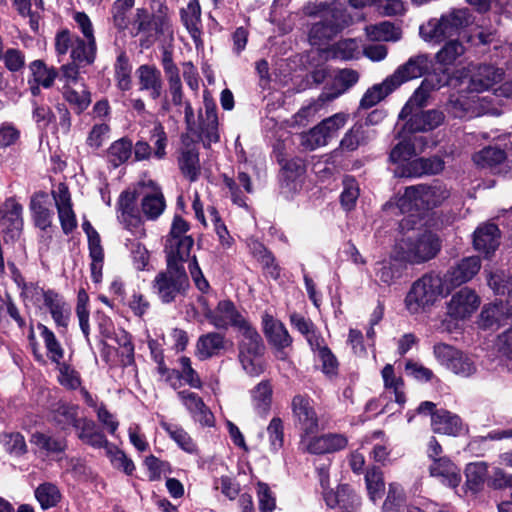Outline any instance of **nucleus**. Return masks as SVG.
<instances>
[{
    "instance_id": "obj_1",
    "label": "nucleus",
    "mask_w": 512,
    "mask_h": 512,
    "mask_svg": "<svg viewBox=\"0 0 512 512\" xmlns=\"http://www.w3.org/2000/svg\"><path fill=\"white\" fill-rule=\"evenodd\" d=\"M444 292V282L440 275L425 274L411 285L404 299L405 308L411 315L426 313Z\"/></svg>"
},
{
    "instance_id": "obj_2",
    "label": "nucleus",
    "mask_w": 512,
    "mask_h": 512,
    "mask_svg": "<svg viewBox=\"0 0 512 512\" xmlns=\"http://www.w3.org/2000/svg\"><path fill=\"white\" fill-rule=\"evenodd\" d=\"M441 249L436 234L424 231L402 239L395 247V260L409 264H421L433 259Z\"/></svg>"
},
{
    "instance_id": "obj_3",
    "label": "nucleus",
    "mask_w": 512,
    "mask_h": 512,
    "mask_svg": "<svg viewBox=\"0 0 512 512\" xmlns=\"http://www.w3.org/2000/svg\"><path fill=\"white\" fill-rule=\"evenodd\" d=\"M470 22L471 16L467 9H453L439 18H432L422 24L419 33L424 41L439 44L457 35Z\"/></svg>"
},
{
    "instance_id": "obj_4",
    "label": "nucleus",
    "mask_w": 512,
    "mask_h": 512,
    "mask_svg": "<svg viewBox=\"0 0 512 512\" xmlns=\"http://www.w3.org/2000/svg\"><path fill=\"white\" fill-rule=\"evenodd\" d=\"M449 197L446 186L437 183L435 185H417L407 187L397 200V207L402 213L414 214L434 208Z\"/></svg>"
},
{
    "instance_id": "obj_5",
    "label": "nucleus",
    "mask_w": 512,
    "mask_h": 512,
    "mask_svg": "<svg viewBox=\"0 0 512 512\" xmlns=\"http://www.w3.org/2000/svg\"><path fill=\"white\" fill-rule=\"evenodd\" d=\"M322 20L313 24L309 31L311 45H321L330 40L344 28L354 23L344 5L334 2L323 12Z\"/></svg>"
},
{
    "instance_id": "obj_6",
    "label": "nucleus",
    "mask_w": 512,
    "mask_h": 512,
    "mask_svg": "<svg viewBox=\"0 0 512 512\" xmlns=\"http://www.w3.org/2000/svg\"><path fill=\"white\" fill-rule=\"evenodd\" d=\"M190 286L184 266L168 265L159 272L153 282L154 293L163 303H171L177 297L184 295Z\"/></svg>"
},
{
    "instance_id": "obj_7",
    "label": "nucleus",
    "mask_w": 512,
    "mask_h": 512,
    "mask_svg": "<svg viewBox=\"0 0 512 512\" xmlns=\"http://www.w3.org/2000/svg\"><path fill=\"white\" fill-rule=\"evenodd\" d=\"M448 82L449 75L446 70H443L439 73L435 72L427 76L400 111L399 119L404 120L408 118V116H410L415 111V109H419L425 106L429 99L430 93L447 85Z\"/></svg>"
},
{
    "instance_id": "obj_8",
    "label": "nucleus",
    "mask_w": 512,
    "mask_h": 512,
    "mask_svg": "<svg viewBox=\"0 0 512 512\" xmlns=\"http://www.w3.org/2000/svg\"><path fill=\"white\" fill-rule=\"evenodd\" d=\"M481 299L472 289L464 287L455 292L446 303V314L453 321L470 319L479 308Z\"/></svg>"
},
{
    "instance_id": "obj_9",
    "label": "nucleus",
    "mask_w": 512,
    "mask_h": 512,
    "mask_svg": "<svg viewBox=\"0 0 512 512\" xmlns=\"http://www.w3.org/2000/svg\"><path fill=\"white\" fill-rule=\"evenodd\" d=\"M200 303L205 318L216 328H227L232 325L239 330L241 326L247 323L246 319L238 313L234 304L229 300L220 301L214 310L208 307L205 300L200 299Z\"/></svg>"
},
{
    "instance_id": "obj_10",
    "label": "nucleus",
    "mask_w": 512,
    "mask_h": 512,
    "mask_svg": "<svg viewBox=\"0 0 512 512\" xmlns=\"http://www.w3.org/2000/svg\"><path fill=\"white\" fill-rule=\"evenodd\" d=\"M118 221L125 229L130 231L136 238H143L146 235L143 221L135 211V196L130 191L121 193L118 200Z\"/></svg>"
},
{
    "instance_id": "obj_11",
    "label": "nucleus",
    "mask_w": 512,
    "mask_h": 512,
    "mask_svg": "<svg viewBox=\"0 0 512 512\" xmlns=\"http://www.w3.org/2000/svg\"><path fill=\"white\" fill-rule=\"evenodd\" d=\"M348 444V439L343 434L328 433L321 436L301 438L299 448L311 454L334 453L344 449Z\"/></svg>"
},
{
    "instance_id": "obj_12",
    "label": "nucleus",
    "mask_w": 512,
    "mask_h": 512,
    "mask_svg": "<svg viewBox=\"0 0 512 512\" xmlns=\"http://www.w3.org/2000/svg\"><path fill=\"white\" fill-rule=\"evenodd\" d=\"M296 426L301 430L300 439L310 437L319 429V419L309 399L297 395L292 400Z\"/></svg>"
},
{
    "instance_id": "obj_13",
    "label": "nucleus",
    "mask_w": 512,
    "mask_h": 512,
    "mask_svg": "<svg viewBox=\"0 0 512 512\" xmlns=\"http://www.w3.org/2000/svg\"><path fill=\"white\" fill-rule=\"evenodd\" d=\"M430 66L431 60L427 54L414 55L388 76L389 83L398 88L410 80L423 76L428 72Z\"/></svg>"
},
{
    "instance_id": "obj_14",
    "label": "nucleus",
    "mask_w": 512,
    "mask_h": 512,
    "mask_svg": "<svg viewBox=\"0 0 512 512\" xmlns=\"http://www.w3.org/2000/svg\"><path fill=\"white\" fill-rule=\"evenodd\" d=\"M53 199L58 211L61 227L65 234L70 233L77 226L75 213L72 209L71 196L65 184L60 183L52 191Z\"/></svg>"
},
{
    "instance_id": "obj_15",
    "label": "nucleus",
    "mask_w": 512,
    "mask_h": 512,
    "mask_svg": "<svg viewBox=\"0 0 512 512\" xmlns=\"http://www.w3.org/2000/svg\"><path fill=\"white\" fill-rule=\"evenodd\" d=\"M262 324L269 343L278 350V357L285 359L286 355L283 350L292 343V338L287 329L279 320L267 313L262 317Z\"/></svg>"
},
{
    "instance_id": "obj_16",
    "label": "nucleus",
    "mask_w": 512,
    "mask_h": 512,
    "mask_svg": "<svg viewBox=\"0 0 512 512\" xmlns=\"http://www.w3.org/2000/svg\"><path fill=\"white\" fill-rule=\"evenodd\" d=\"M22 206L13 198L7 199L2 208L0 225L11 240L18 238L23 228Z\"/></svg>"
},
{
    "instance_id": "obj_17",
    "label": "nucleus",
    "mask_w": 512,
    "mask_h": 512,
    "mask_svg": "<svg viewBox=\"0 0 512 512\" xmlns=\"http://www.w3.org/2000/svg\"><path fill=\"white\" fill-rule=\"evenodd\" d=\"M505 306L502 301H495L483 306L478 317L482 329H498L508 317L512 316V303Z\"/></svg>"
},
{
    "instance_id": "obj_18",
    "label": "nucleus",
    "mask_w": 512,
    "mask_h": 512,
    "mask_svg": "<svg viewBox=\"0 0 512 512\" xmlns=\"http://www.w3.org/2000/svg\"><path fill=\"white\" fill-rule=\"evenodd\" d=\"M406 122L403 133L428 132L439 127L445 119L443 112L435 109L413 112Z\"/></svg>"
},
{
    "instance_id": "obj_19",
    "label": "nucleus",
    "mask_w": 512,
    "mask_h": 512,
    "mask_svg": "<svg viewBox=\"0 0 512 512\" xmlns=\"http://www.w3.org/2000/svg\"><path fill=\"white\" fill-rule=\"evenodd\" d=\"M178 397L195 421L199 422L202 426L211 427L214 425L212 412L196 393L184 390L178 393Z\"/></svg>"
},
{
    "instance_id": "obj_20",
    "label": "nucleus",
    "mask_w": 512,
    "mask_h": 512,
    "mask_svg": "<svg viewBox=\"0 0 512 512\" xmlns=\"http://www.w3.org/2000/svg\"><path fill=\"white\" fill-rule=\"evenodd\" d=\"M359 80V74L352 69L340 70L335 78L331 87L325 88L319 95L318 102L326 103L335 100L348 89L354 86Z\"/></svg>"
},
{
    "instance_id": "obj_21",
    "label": "nucleus",
    "mask_w": 512,
    "mask_h": 512,
    "mask_svg": "<svg viewBox=\"0 0 512 512\" xmlns=\"http://www.w3.org/2000/svg\"><path fill=\"white\" fill-rule=\"evenodd\" d=\"M324 499L329 508H339L341 512H353L360 504L359 497L346 484L339 485L336 491L325 492Z\"/></svg>"
},
{
    "instance_id": "obj_22",
    "label": "nucleus",
    "mask_w": 512,
    "mask_h": 512,
    "mask_svg": "<svg viewBox=\"0 0 512 512\" xmlns=\"http://www.w3.org/2000/svg\"><path fill=\"white\" fill-rule=\"evenodd\" d=\"M205 115H201L200 137L205 147L219 141L218 117L215 104L206 96L204 98Z\"/></svg>"
},
{
    "instance_id": "obj_23",
    "label": "nucleus",
    "mask_w": 512,
    "mask_h": 512,
    "mask_svg": "<svg viewBox=\"0 0 512 512\" xmlns=\"http://www.w3.org/2000/svg\"><path fill=\"white\" fill-rule=\"evenodd\" d=\"M503 79V71L490 65H481L473 73L469 89L472 92H483L493 89Z\"/></svg>"
},
{
    "instance_id": "obj_24",
    "label": "nucleus",
    "mask_w": 512,
    "mask_h": 512,
    "mask_svg": "<svg viewBox=\"0 0 512 512\" xmlns=\"http://www.w3.org/2000/svg\"><path fill=\"white\" fill-rule=\"evenodd\" d=\"M481 261L477 256H470L462 259L455 267L446 274V281L451 286H460L470 281L480 270Z\"/></svg>"
},
{
    "instance_id": "obj_25",
    "label": "nucleus",
    "mask_w": 512,
    "mask_h": 512,
    "mask_svg": "<svg viewBox=\"0 0 512 512\" xmlns=\"http://www.w3.org/2000/svg\"><path fill=\"white\" fill-rule=\"evenodd\" d=\"M479 97H467L459 95L451 97L447 109L449 113L455 118H471L480 115L481 113H489L490 111L484 107H477V103L481 101Z\"/></svg>"
},
{
    "instance_id": "obj_26",
    "label": "nucleus",
    "mask_w": 512,
    "mask_h": 512,
    "mask_svg": "<svg viewBox=\"0 0 512 512\" xmlns=\"http://www.w3.org/2000/svg\"><path fill=\"white\" fill-rule=\"evenodd\" d=\"M150 191L146 192L141 200V210L149 220H156L165 210L166 203L161 189L152 181L147 182Z\"/></svg>"
},
{
    "instance_id": "obj_27",
    "label": "nucleus",
    "mask_w": 512,
    "mask_h": 512,
    "mask_svg": "<svg viewBox=\"0 0 512 512\" xmlns=\"http://www.w3.org/2000/svg\"><path fill=\"white\" fill-rule=\"evenodd\" d=\"M444 162L438 157L413 159L406 168L397 171L398 177H420L423 175H434L441 172Z\"/></svg>"
},
{
    "instance_id": "obj_28",
    "label": "nucleus",
    "mask_w": 512,
    "mask_h": 512,
    "mask_svg": "<svg viewBox=\"0 0 512 512\" xmlns=\"http://www.w3.org/2000/svg\"><path fill=\"white\" fill-rule=\"evenodd\" d=\"M500 231L494 224H484L474 232V248L486 256L494 253L499 246Z\"/></svg>"
},
{
    "instance_id": "obj_29",
    "label": "nucleus",
    "mask_w": 512,
    "mask_h": 512,
    "mask_svg": "<svg viewBox=\"0 0 512 512\" xmlns=\"http://www.w3.org/2000/svg\"><path fill=\"white\" fill-rule=\"evenodd\" d=\"M136 76L141 91H148L153 99L161 96L163 88L161 73L155 66L141 65L136 70Z\"/></svg>"
},
{
    "instance_id": "obj_30",
    "label": "nucleus",
    "mask_w": 512,
    "mask_h": 512,
    "mask_svg": "<svg viewBox=\"0 0 512 512\" xmlns=\"http://www.w3.org/2000/svg\"><path fill=\"white\" fill-rule=\"evenodd\" d=\"M194 245L192 237H184L181 240H166V262L172 266H183V262L190 259V251Z\"/></svg>"
},
{
    "instance_id": "obj_31",
    "label": "nucleus",
    "mask_w": 512,
    "mask_h": 512,
    "mask_svg": "<svg viewBox=\"0 0 512 512\" xmlns=\"http://www.w3.org/2000/svg\"><path fill=\"white\" fill-rule=\"evenodd\" d=\"M60 91L65 101L78 114L85 111L91 104V94L84 81L74 85L61 86Z\"/></svg>"
},
{
    "instance_id": "obj_32",
    "label": "nucleus",
    "mask_w": 512,
    "mask_h": 512,
    "mask_svg": "<svg viewBox=\"0 0 512 512\" xmlns=\"http://www.w3.org/2000/svg\"><path fill=\"white\" fill-rule=\"evenodd\" d=\"M432 429L435 433L457 436L463 431L459 416L446 410L437 411L431 418Z\"/></svg>"
},
{
    "instance_id": "obj_33",
    "label": "nucleus",
    "mask_w": 512,
    "mask_h": 512,
    "mask_svg": "<svg viewBox=\"0 0 512 512\" xmlns=\"http://www.w3.org/2000/svg\"><path fill=\"white\" fill-rule=\"evenodd\" d=\"M178 165L183 175L191 182L198 179L201 166L199 153L194 145L184 143V147L181 149L180 156L178 157Z\"/></svg>"
},
{
    "instance_id": "obj_34",
    "label": "nucleus",
    "mask_w": 512,
    "mask_h": 512,
    "mask_svg": "<svg viewBox=\"0 0 512 512\" xmlns=\"http://www.w3.org/2000/svg\"><path fill=\"white\" fill-rule=\"evenodd\" d=\"M374 138V131L364 124L353 125L342 137L339 148L342 151L352 152L360 146L366 145Z\"/></svg>"
},
{
    "instance_id": "obj_35",
    "label": "nucleus",
    "mask_w": 512,
    "mask_h": 512,
    "mask_svg": "<svg viewBox=\"0 0 512 512\" xmlns=\"http://www.w3.org/2000/svg\"><path fill=\"white\" fill-rule=\"evenodd\" d=\"M76 429L78 438L95 449H105L109 444L105 435L97 428L95 422L90 419L81 418Z\"/></svg>"
},
{
    "instance_id": "obj_36",
    "label": "nucleus",
    "mask_w": 512,
    "mask_h": 512,
    "mask_svg": "<svg viewBox=\"0 0 512 512\" xmlns=\"http://www.w3.org/2000/svg\"><path fill=\"white\" fill-rule=\"evenodd\" d=\"M364 33L367 40L376 42H397L402 37L401 28L389 21L367 25Z\"/></svg>"
},
{
    "instance_id": "obj_37",
    "label": "nucleus",
    "mask_w": 512,
    "mask_h": 512,
    "mask_svg": "<svg viewBox=\"0 0 512 512\" xmlns=\"http://www.w3.org/2000/svg\"><path fill=\"white\" fill-rule=\"evenodd\" d=\"M181 19L196 47L202 45L201 40V9L198 0H191L186 8L181 10Z\"/></svg>"
},
{
    "instance_id": "obj_38",
    "label": "nucleus",
    "mask_w": 512,
    "mask_h": 512,
    "mask_svg": "<svg viewBox=\"0 0 512 512\" xmlns=\"http://www.w3.org/2000/svg\"><path fill=\"white\" fill-rule=\"evenodd\" d=\"M430 474L449 487H457L461 481L459 469L446 457L435 459L430 466Z\"/></svg>"
},
{
    "instance_id": "obj_39",
    "label": "nucleus",
    "mask_w": 512,
    "mask_h": 512,
    "mask_svg": "<svg viewBox=\"0 0 512 512\" xmlns=\"http://www.w3.org/2000/svg\"><path fill=\"white\" fill-rule=\"evenodd\" d=\"M240 334L239 355H263L261 336L248 322L238 330Z\"/></svg>"
},
{
    "instance_id": "obj_40",
    "label": "nucleus",
    "mask_w": 512,
    "mask_h": 512,
    "mask_svg": "<svg viewBox=\"0 0 512 512\" xmlns=\"http://www.w3.org/2000/svg\"><path fill=\"white\" fill-rule=\"evenodd\" d=\"M323 54L325 59L350 60L358 58L360 54V44L355 38L343 39L333 44L328 49L323 50Z\"/></svg>"
},
{
    "instance_id": "obj_41",
    "label": "nucleus",
    "mask_w": 512,
    "mask_h": 512,
    "mask_svg": "<svg viewBox=\"0 0 512 512\" xmlns=\"http://www.w3.org/2000/svg\"><path fill=\"white\" fill-rule=\"evenodd\" d=\"M88 238L89 255L91 258V276L95 283L101 281L104 251L98 232H92Z\"/></svg>"
},
{
    "instance_id": "obj_42",
    "label": "nucleus",
    "mask_w": 512,
    "mask_h": 512,
    "mask_svg": "<svg viewBox=\"0 0 512 512\" xmlns=\"http://www.w3.org/2000/svg\"><path fill=\"white\" fill-rule=\"evenodd\" d=\"M45 306L58 327L66 328L69 322L71 309L63 297L57 293H49Z\"/></svg>"
},
{
    "instance_id": "obj_43",
    "label": "nucleus",
    "mask_w": 512,
    "mask_h": 512,
    "mask_svg": "<svg viewBox=\"0 0 512 512\" xmlns=\"http://www.w3.org/2000/svg\"><path fill=\"white\" fill-rule=\"evenodd\" d=\"M403 140L400 141L391 151L389 159L395 165L394 174L397 176V171L401 168L408 167L412 162V157L415 155V148L411 140L406 139L402 133H399Z\"/></svg>"
},
{
    "instance_id": "obj_44",
    "label": "nucleus",
    "mask_w": 512,
    "mask_h": 512,
    "mask_svg": "<svg viewBox=\"0 0 512 512\" xmlns=\"http://www.w3.org/2000/svg\"><path fill=\"white\" fill-rule=\"evenodd\" d=\"M224 348V337L219 333H208L201 336L196 345V355L205 360L216 356Z\"/></svg>"
},
{
    "instance_id": "obj_45",
    "label": "nucleus",
    "mask_w": 512,
    "mask_h": 512,
    "mask_svg": "<svg viewBox=\"0 0 512 512\" xmlns=\"http://www.w3.org/2000/svg\"><path fill=\"white\" fill-rule=\"evenodd\" d=\"M252 406L256 414L265 417L272 403V387L268 381H262L251 390Z\"/></svg>"
},
{
    "instance_id": "obj_46",
    "label": "nucleus",
    "mask_w": 512,
    "mask_h": 512,
    "mask_svg": "<svg viewBox=\"0 0 512 512\" xmlns=\"http://www.w3.org/2000/svg\"><path fill=\"white\" fill-rule=\"evenodd\" d=\"M96 56V40L80 39L74 41L71 58L75 64L86 66L94 62Z\"/></svg>"
},
{
    "instance_id": "obj_47",
    "label": "nucleus",
    "mask_w": 512,
    "mask_h": 512,
    "mask_svg": "<svg viewBox=\"0 0 512 512\" xmlns=\"http://www.w3.org/2000/svg\"><path fill=\"white\" fill-rule=\"evenodd\" d=\"M29 71V79L41 84L45 89L51 88L56 78L59 76V72L56 68L47 66L42 60L32 61L29 64Z\"/></svg>"
},
{
    "instance_id": "obj_48",
    "label": "nucleus",
    "mask_w": 512,
    "mask_h": 512,
    "mask_svg": "<svg viewBox=\"0 0 512 512\" xmlns=\"http://www.w3.org/2000/svg\"><path fill=\"white\" fill-rule=\"evenodd\" d=\"M37 329L43 339L47 357L51 362L59 364L64 359L65 351L54 332L42 323L37 324Z\"/></svg>"
},
{
    "instance_id": "obj_49",
    "label": "nucleus",
    "mask_w": 512,
    "mask_h": 512,
    "mask_svg": "<svg viewBox=\"0 0 512 512\" xmlns=\"http://www.w3.org/2000/svg\"><path fill=\"white\" fill-rule=\"evenodd\" d=\"M160 426L183 451L189 454H196L198 452L196 443L181 426L170 424L166 421H161Z\"/></svg>"
},
{
    "instance_id": "obj_50",
    "label": "nucleus",
    "mask_w": 512,
    "mask_h": 512,
    "mask_svg": "<svg viewBox=\"0 0 512 512\" xmlns=\"http://www.w3.org/2000/svg\"><path fill=\"white\" fill-rule=\"evenodd\" d=\"M304 173V164L300 159L286 161L281 171L282 185L289 191H296L300 187L299 179Z\"/></svg>"
},
{
    "instance_id": "obj_51",
    "label": "nucleus",
    "mask_w": 512,
    "mask_h": 512,
    "mask_svg": "<svg viewBox=\"0 0 512 512\" xmlns=\"http://www.w3.org/2000/svg\"><path fill=\"white\" fill-rule=\"evenodd\" d=\"M396 89L392 83H389V77H386L381 83L373 85L364 93L360 101V107L363 109L371 108Z\"/></svg>"
},
{
    "instance_id": "obj_52",
    "label": "nucleus",
    "mask_w": 512,
    "mask_h": 512,
    "mask_svg": "<svg viewBox=\"0 0 512 512\" xmlns=\"http://www.w3.org/2000/svg\"><path fill=\"white\" fill-rule=\"evenodd\" d=\"M384 387L391 390L395 396V402L403 405L406 401L404 393V381L400 375H396L393 365L387 364L381 371Z\"/></svg>"
},
{
    "instance_id": "obj_53",
    "label": "nucleus",
    "mask_w": 512,
    "mask_h": 512,
    "mask_svg": "<svg viewBox=\"0 0 512 512\" xmlns=\"http://www.w3.org/2000/svg\"><path fill=\"white\" fill-rule=\"evenodd\" d=\"M47 195L38 193L31 199L30 208L36 225L41 229H46L52 223L53 212L46 207Z\"/></svg>"
},
{
    "instance_id": "obj_54",
    "label": "nucleus",
    "mask_w": 512,
    "mask_h": 512,
    "mask_svg": "<svg viewBox=\"0 0 512 512\" xmlns=\"http://www.w3.org/2000/svg\"><path fill=\"white\" fill-rule=\"evenodd\" d=\"M506 158L505 150L496 146H488L473 155V161L477 166L489 168L500 165Z\"/></svg>"
},
{
    "instance_id": "obj_55",
    "label": "nucleus",
    "mask_w": 512,
    "mask_h": 512,
    "mask_svg": "<svg viewBox=\"0 0 512 512\" xmlns=\"http://www.w3.org/2000/svg\"><path fill=\"white\" fill-rule=\"evenodd\" d=\"M31 443L48 454L61 453L67 447L64 438L54 437L44 433H34L31 436Z\"/></svg>"
},
{
    "instance_id": "obj_56",
    "label": "nucleus",
    "mask_w": 512,
    "mask_h": 512,
    "mask_svg": "<svg viewBox=\"0 0 512 512\" xmlns=\"http://www.w3.org/2000/svg\"><path fill=\"white\" fill-rule=\"evenodd\" d=\"M132 148L133 145L129 139H118L108 148L107 158L114 167H118L131 157Z\"/></svg>"
},
{
    "instance_id": "obj_57",
    "label": "nucleus",
    "mask_w": 512,
    "mask_h": 512,
    "mask_svg": "<svg viewBox=\"0 0 512 512\" xmlns=\"http://www.w3.org/2000/svg\"><path fill=\"white\" fill-rule=\"evenodd\" d=\"M465 53L464 45L454 39L446 42L444 46L436 53L437 63L442 66H451L456 63L457 59Z\"/></svg>"
},
{
    "instance_id": "obj_58",
    "label": "nucleus",
    "mask_w": 512,
    "mask_h": 512,
    "mask_svg": "<svg viewBox=\"0 0 512 512\" xmlns=\"http://www.w3.org/2000/svg\"><path fill=\"white\" fill-rule=\"evenodd\" d=\"M365 483L368 495L373 502L382 497L385 483L380 469L376 467L369 468L365 474Z\"/></svg>"
},
{
    "instance_id": "obj_59",
    "label": "nucleus",
    "mask_w": 512,
    "mask_h": 512,
    "mask_svg": "<svg viewBox=\"0 0 512 512\" xmlns=\"http://www.w3.org/2000/svg\"><path fill=\"white\" fill-rule=\"evenodd\" d=\"M488 285L496 294L508 293L507 303H512V278L504 271L498 270L488 276Z\"/></svg>"
},
{
    "instance_id": "obj_60",
    "label": "nucleus",
    "mask_w": 512,
    "mask_h": 512,
    "mask_svg": "<svg viewBox=\"0 0 512 512\" xmlns=\"http://www.w3.org/2000/svg\"><path fill=\"white\" fill-rule=\"evenodd\" d=\"M105 452L114 468L122 470L127 475L134 472L135 465L133 461L122 450L109 443Z\"/></svg>"
},
{
    "instance_id": "obj_61",
    "label": "nucleus",
    "mask_w": 512,
    "mask_h": 512,
    "mask_svg": "<svg viewBox=\"0 0 512 512\" xmlns=\"http://www.w3.org/2000/svg\"><path fill=\"white\" fill-rule=\"evenodd\" d=\"M488 466L485 462L470 463L466 466V482L471 490L477 491L486 480Z\"/></svg>"
},
{
    "instance_id": "obj_62",
    "label": "nucleus",
    "mask_w": 512,
    "mask_h": 512,
    "mask_svg": "<svg viewBox=\"0 0 512 512\" xmlns=\"http://www.w3.org/2000/svg\"><path fill=\"white\" fill-rule=\"evenodd\" d=\"M35 497L42 509H49L57 505L61 499V494L54 484L44 483L35 490Z\"/></svg>"
},
{
    "instance_id": "obj_63",
    "label": "nucleus",
    "mask_w": 512,
    "mask_h": 512,
    "mask_svg": "<svg viewBox=\"0 0 512 512\" xmlns=\"http://www.w3.org/2000/svg\"><path fill=\"white\" fill-rule=\"evenodd\" d=\"M54 421L61 426L62 429L73 426L77 427L80 419L78 417V408L75 405L61 404L54 411Z\"/></svg>"
},
{
    "instance_id": "obj_64",
    "label": "nucleus",
    "mask_w": 512,
    "mask_h": 512,
    "mask_svg": "<svg viewBox=\"0 0 512 512\" xmlns=\"http://www.w3.org/2000/svg\"><path fill=\"white\" fill-rule=\"evenodd\" d=\"M135 0H116L112 6V19L115 27L124 30L129 25L128 12L133 7Z\"/></svg>"
}]
</instances>
